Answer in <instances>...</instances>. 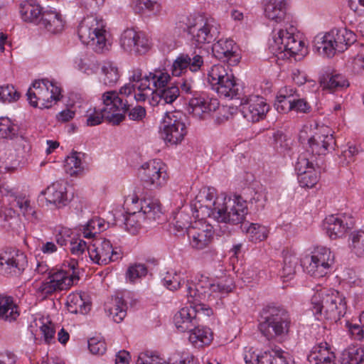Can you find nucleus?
Wrapping results in <instances>:
<instances>
[{"label":"nucleus","mask_w":364,"mask_h":364,"mask_svg":"<svg viewBox=\"0 0 364 364\" xmlns=\"http://www.w3.org/2000/svg\"><path fill=\"white\" fill-rule=\"evenodd\" d=\"M260 318L258 329L267 341L282 343L288 340L292 321L286 309L267 306L263 309Z\"/></svg>","instance_id":"f257e3e1"},{"label":"nucleus","mask_w":364,"mask_h":364,"mask_svg":"<svg viewBox=\"0 0 364 364\" xmlns=\"http://www.w3.org/2000/svg\"><path fill=\"white\" fill-rule=\"evenodd\" d=\"M311 297L312 311L315 316L323 312L331 319L339 318L345 314L346 303L344 296L336 289H327L318 285Z\"/></svg>","instance_id":"f03ea898"},{"label":"nucleus","mask_w":364,"mask_h":364,"mask_svg":"<svg viewBox=\"0 0 364 364\" xmlns=\"http://www.w3.org/2000/svg\"><path fill=\"white\" fill-rule=\"evenodd\" d=\"M187 291L195 301H203L208 299L212 294L223 296L231 292L235 288L233 279L229 275L211 279L200 275L196 283L188 282Z\"/></svg>","instance_id":"7ed1b4c3"},{"label":"nucleus","mask_w":364,"mask_h":364,"mask_svg":"<svg viewBox=\"0 0 364 364\" xmlns=\"http://www.w3.org/2000/svg\"><path fill=\"white\" fill-rule=\"evenodd\" d=\"M177 33L186 31L191 36V41L198 50H202V46L212 43L219 33L213 21L202 16L186 18V22L180 21L176 23Z\"/></svg>","instance_id":"20e7f679"},{"label":"nucleus","mask_w":364,"mask_h":364,"mask_svg":"<svg viewBox=\"0 0 364 364\" xmlns=\"http://www.w3.org/2000/svg\"><path fill=\"white\" fill-rule=\"evenodd\" d=\"M105 28L102 18L89 16L79 24L77 34L82 43L90 46L95 52L102 53L109 49Z\"/></svg>","instance_id":"39448f33"},{"label":"nucleus","mask_w":364,"mask_h":364,"mask_svg":"<svg viewBox=\"0 0 364 364\" xmlns=\"http://www.w3.org/2000/svg\"><path fill=\"white\" fill-rule=\"evenodd\" d=\"M355 41L353 31L346 27L333 28L323 36L318 35L315 38V46L319 52L321 49L323 55L332 57L336 52H343Z\"/></svg>","instance_id":"423d86ee"},{"label":"nucleus","mask_w":364,"mask_h":364,"mask_svg":"<svg viewBox=\"0 0 364 364\" xmlns=\"http://www.w3.org/2000/svg\"><path fill=\"white\" fill-rule=\"evenodd\" d=\"M31 106L41 109L50 108L61 98V89L47 79L36 80L27 92Z\"/></svg>","instance_id":"0eeeda50"},{"label":"nucleus","mask_w":364,"mask_h":364,"mask_svg":"<svg viewBox=\"0 0 364 364\" xmlns=\"http://www.w3.org/2000/svg\"><path fill=\"white\" fill-rule=\"evenodd\" d=\"M334 259V255L330 249L319 246L302 259L301 265L308 274L320 278L331 272Z\"/></svg>","instance_id":"6e6552de"},{"label":"nucleus","mask_w":364,"mask_h":364,"mask_svg":"<svg viewBox=\"0 0 364 364\" xmlns=\"http://www.w3.org/2000/svg\"><path fill=\"white\" fill-rule=\"evenodd\" d=\"M187 293L188 301L191 304L189 306H185L178 311L173 318L176 328L181 332L192 330L198 324V315L203 314L207 316L213 314V310L203 301H195Z\"/></svg>","instance_id":"1a4fd4ad"},{"label":"nucleus","mask_w":364,"mask_h":364,"mask_svg":"<svg viewBox=\"0 0 364 364\" xmlns=\"http://www.w3.org/2000/svg\"><path fill=\"white\" fill-rule=\"evenodd\" d=\"M224 196H217L213 188L201 190L191 205L194 217L198 220L210 217H213L216 220V215H218V210L223 205Z\"/></svg>","instance_id":"9d476101"},{"label":"nucleus","mask_w":364,"mask_h":364,"mask_svg":"<svg viewBox=\"0 0 364 364\" xmlns=\"http://www.w3.org/2000/svg\"><path fill=\"white\" fill-rule=\"evenodd\" d=\"M162 214L161 203L158 199L146 198L141 201L139 210L129 213L125 218V229L132 235H136L141 228V221L145 218L156 220Z\"/></svg>","instance_id":"9b49d317"},{"label":"nucleus","mask_w":364,"mask_h":364,"mask_svg":"<svg viewBox=\"0 0 364 364\" xmlns=\"http://www.w3.org/2000/svg\"><path fill=\"white\" fill-rule=\"evenodd\" d=\"M159 133L166 144H180L187 134L183 114L180 111L166 112L161 122Z\"/></svg>","instance_id":"f8f14e48"},{"label":"nucleus","mask_w":364,"mask_h":364,"mask_svg":"<svg viewBox=\"0 0 364 364\" xmlns=\"http://www.w3.org/2000/svg\"><path fill=\"white\" fill-rule=\"evenodd\" d=\"M223 203L216 220L230 225H238L245 220L248 214L247 202L241 196L235 195L232 197L224 196Z\"/></svg>","instance_id":"ddd939ff"},{"label":"nucleus","mask_w":364,"mask_h":364,"mask_svg":"<svg viewBox=\"0 0 364 364\" xmlns=\"http://www.w3.org/2000/svg\"><path fill=\"white\" fill-rule=\"evenodd\" d=\"M294 31L295 28L293 27L290 31L279 30L277 36L274 38V42L279 53L287 52L296 59L301 60L307 54V48L303 41L295 36Z\"/></svg>","instance_id":"4468645a"},{"label":"nucleus","mask_w":364,"mask_h":364,"mask_svg":"<svg viewBox=\"0 0 364 364\" xmlns=\"http://www.w3.org/2000/svg\"><path fill=\"white\" fill-rule=\"evenodd\" d=\"M336 141L331 129L327 126H320L317 132L308 139L307 151L316 156H326L334 150Z\"/></svg>","instance_id":"2eb2a0df"},{"label":"nucleus","mask_w":364,"mask_h":364,"mask_svg":"<svg viewBox=\"0 0 364 364\" xmlns=\"http://www.w3.org/2000/svg\"><path fill=\"white\" fill-rule=\"evenodd\" d=\"M141 181L151 188L164 186L168 179L166 165L160 159H154L144 164L140 171Z\"/></svg>","instance_id":"dca6fc26"},{"label":"nucleus","mask_w":364,"mask_h":364,"mask_svg":"<svg viewBox=\"0 0 364 364\" xmlns=\"http://www.w3.org/2000/svg\"><path fill=\"white\" fill-rule=\"evenodd\" d=\"M103 111L105 119L112 124H119L125 119V114L129 110L127 102H124L115 90L105 92L102 95Z\"/></svg>","instance_id":"f3484780"},{"label":"nucleus","mask_w":364,"mask_h":364,"mask_svg":"<svg viewBox=\"0 0 364 364\" xmlns=\"http://www.w3.org/2000/svg\"><path fill=\"white\" fill-rule=\"evenodd\" d=\"M204 50H193L190 54L181 53L173 62L171 73L173 76L179 77L188 70L198 73L203 70L204 66Z\"/></svg>","instance_id":"a211bd4d"},{"label":"nucleus","mask_w":364,"mask_h":364,"mask_svg":"<svg viewBox=\"0 0 364 364\" xmlns=\"http://www.w3.org/2000/svg\"><path fill=\"white\" fill-rule=\"evenodd\" d=\"M355 220L351 213H341L327 216L323 227L328 236L333 240L341 238L355 226Z\"/></svg>","instance_id":"6ab92c4d"},{"label":"nucleus","mask_w":364,"mask_h":364,"mask_svg":"<svg viewBox=\"0 0 364 364\" xmlns=\"http://www.w3.org/2000/svg\"><path fill=\"white\" fill-rule=\"evenodd\" d=\"M78 262L75 259L65 261L60 268L49 272L48 279H51L59 291L70 289L79 280L75 269Z\"/></svg>","instance_id":"aec40b11"},{"label":"nucleus","mask_w":364,"mask_h":364,"mask_svg":"<svg viewBox=\"0 0 364 364\" xmlns=\"http://www.w3.org/2000/svg\"><path fill=\"white\" fill-rule=\"evenodd\" d=\"M90 259L99 265H106L121 258V254L112 247L109 240H96L88 247Z\"/></svg>","instance_id":"412c9836"},{"label":"nucleus","mask_w":364,"mask_h":364,"mask_svg":"<svg viewBox=\"0 0 364 364\" xmlns=\"http://www.w3.org/2000/svg\"><path fill=\"white\" fill-rule=\"evenodd\" d=\"M26 264V256L18 250L8 249L0 252V274H18Z\"/></svg>","instance_id":"4be33fe9"},{"label":"nucleus","mask_w":364,"mask_h":364,"mask_svg":"<svg viewBox=\"0 0 364 364\" xmlns=\"http://www.w3.org/2000/svg\"><path fill=\"white\" fill-rule=\"evenodd\" d=\"M150 41L142 32L134 28H127L120 37V46L127 52L139 55L145 54L150 48Z\"/></svg>","instance_id":"5701e85b"},{"label":"nucleus","mask_w":364,"mask_h":364,"mask_svg":"<svg viewBox=\"0 0 364 364\" xmlns=\"http://www.w3.org/2000/svg\"><path fill=\"white\" fill-rule=\"evenodd\" d=\"M214 230L211 225L198 222L188 230L191 246L202 250L209 247L214 239Z\"/></svg>","instance_id":"b1692460"},{"label":"nucleus","mask_w":364,"mask_h":364,"mask_svg":"<svg viewBox=\"0 0 364 364\" xmlns=\"http://www.w3.org/2000/svg\"><path fill=\"white\" fill-rule=\"evenodd\" d=\"M240 105L244 117L252 122L263 119L269 109L264 99L257 95L242 98Z\"/></svg>","instance_id":"393cba45"},{"label":"nucleus","mask_w":364,"mask_h":364,"mask_svg":"<svg viewBox=\"0 0 364 364\" xmlns=\"http://www.w3.org/2000/svg\"><path fill=\"white\" fill-rule=\"evenodd\" d=\"M212 52L217 59L231 66L237 65L241 58L237 45L230 38H222L215 43Z\"/></svg>","instance_id":"a878e982"},{"label":"nucleus","mask_w":364,"mask_h":364,"mask_svg":"<svg viewBox=\"0 0 364 364\" xmlns=\"http://www.w3.org/2000/svg\"><path fill=\"white\" fill-rule=\"evenodd\" d=\"M218 99L209 97L204 92H194L189 100V108L192 114L200 119H205L210 112L219 107Z\"/></svg>","instance_id":"bb28decb"},{"label":"nucleus","mask_w":364,"mask_h":364,"mask_svg":"<svg viewBox=\"0 0 364 364\" xmlns=\"http://www.w3.org/2000/svg\"><path fill=\"white\" fill-rule=\"evenodd\" d=\"M149 77V75H143L140 68H134L132 70L129 81L136 87L137 92L134 95V99L136 102H144L151 95V87Z\"/></svg>","instance_id":"cd10ccee"},{"label":"nucleus","mask_w":364,"mask_h":364,"mask_svg":"<svg viewBox=\"0 0 364 364\" xmlns=\"http://www.w3.org/2000/svg\"><path fill=\"white\" fill-rule=\"evenodd\" d=\"M1 192L5 196L9 198L10 203H14L19 208L23 215L28 219L37 218L36 212L31 203L30 198L24 194L16 195L13 190H8L6 188H2Z\"/></svg>","instance_id":"c85d7f7f"},{"label":"nucleus","mask_w":364,"mask_h":364,"mask_svg":"<svg viewBox=\"0 0 364 364\" xmlns=\"http://www.w3.org/2000/svg\"><path fill=\"white\" fill-rule=\"evenodd\" d=\"M49 203L58 208L65 206L68 203V191L65 184L56 181L41 192Z\"/></svg>","instance_id":"c756f323"},{"label":"nucleus","mask_w":364,"mask_h":364,"mask_svg":"<svg viewBox=\"0 0 364 364\" xmlns=\"http://www.w3.org/2000/svg\"><path fill=\"white\" fill-rule=\"evenodd\" d=\"M38 26L50 33L55 34L64 29L65 21L60 12L55 10H46Z\"/></svg>","instance_id":"7c9ffc66"},{"label":"nucleus","mask_w":364,"mask_h":364,"mask_svg":"<svg viewBox=\"0 0 364 364\" xmlns=\"http://www.w3.org/2000/svg\"><path fill=\"white\" fill-rule=\"evenodd\" d=\"M180 95L178 85H171L164 87L161 90H153L151 88V99L149 100L151 106H157L160 104H171Z\"/></svg>","instance_id":"2f4dec72"},{"label":"nucleus","mask_w":364,"mask_h":364,"mask_svg":"<svg viewBox=\"0 0 364 364\" xmlns=\"http://www.w3.org/2000/svg\"><path fill=\"white\" fill-rule=\"evenodd\" d=\"M43 14V7L35 0H26L20 4V14L25 22L38 26Z\"/></svg>","instance_id":"473e14b6"},{"label":"nucleus","mask_w":364,"mask_h":364,"mask_svg":"<svg viewBox=\"0 0 364 364\" xmlns=\"http://www.w3.org/2000/svg\"><path fill=\"white\" fill-rule=\"evenodd\" d=\"M264 11L266 18L276 23H281L287 14L286 0H266Z\"/></svg>","instance_id":"72a5a7b5"},{"label":"nucleus","mask_w":364,"mask_h":364,"mask_svg":"<svg viewBox=\"0 0 364 364\" xmlns=\"http://www.w3.org/2000/svg\"><path fill=\"white\" fill-rule=\"evenodd\" d=\"M309 360L310 362L314 361V364H336L335 353L326 342L314 346L309 356Z\"/></svg>","instance_id":"f704fd0d"},{"label":"nucleus","mask_w":364,"mask_h":364,"mask_svg":"<svg viewBox=\"0 0 364 364\" xmlns=\"http://www.w3.org/2000/svg\"><path fill=\"white\" fill-rule=\"evenodd\" d=\"M20 316V309L14 298L0 294V320L11 323Z\"/></svg>","instance_id":"c9c22d12"},{"label":"nucleus","mask_w":364,"mask_h":364,"mask_svg":"<svg viewBox=\"0 0 364 364\" xmlns=\"http://www.w3.org/2000/svg\"><path fill=\"white\" fill-rule=\"evenodd\" d=\"M220 97L224 98L234 99L240 98L242 94V87L237 82L234 75L228 78L223 84L213 89Z\"/></svg>","instance_id":"e433bc0d"},{"label":"nucleus","mask_w":364,"mask_h":364,"mask_svg":"<svg viewBox=\"0 0 364 364\" xmlns=\"http://www.w3.org/2000/svg\"><path fill=\"white\" fill-rule=\"evenodd\" d=\"M189 331V341L195 347L208 346L213 341V333L209 328L197 325Z\"/></svg>","instance_id":"4c0bfd02"},{"label":"nucleus","mask_w":364,"mask_h":364,"mask_svg":"<svg viewBox=\"0 0 364 364\" xmlns=\"http://www.w3.org/2000/svg\"><path fill=\"white\" fill-rule=\"evenodd\" d=\"M233 75L225 65L217 64L211 67L208 73V82L213 90Z\"/></svg>","instance_id":"58836bf2"},{"label":"nucleus","mask_w":364,"mask_h":364,"mask_svg":"<svg viewBox=\"0 0 364 364\" xmlns=\"http://www.w3.org/2000/svg\"><path fill=\"white\" fill-rule=\"evenodd\" d=\"M120 77L119 70L114 62H104L101 67L100 80L104 85L112 87L114 85Z\"/></svg>","instance_id":"ea45409f"},{"label":"nucleus","mask_w":364,"mask_h":364,"mask_svg":"<svg viewBox=\"0 0 364 364\" xmlns=\"http://www.w3.org/2000/svg\"><path fill=\"white\" fill-rule=\"evenodd\" d=\"M299 263V258L294 253L287 251L284 253V265L280 271V277L284 282L291 280Z\"/></svg>","instance_id":"a19ab883"},{"label":"nucleus","mask_w":364,"mask_h":364,"mask_svg":"<svg viewBox=\"0 0 364 364\" xmlns=\"http://www.w3.org/2000/svg\"><path fill=\"white\" fill-rule=\"evenodd\" d=\"M132 7L136 14L157 16L161 10V4L155 0H134Z\"/></svg>","instance_id":"79ce46f5"},{"label":"nucleus","mask_w":364,"mask_h":364,"mask_svg":"<svg viewBox=\"0 0 364 364\" xmlns=\"http://www.w3.org/2000/svg\"><path fill=\"white\" fill-rule=\"evenodd\" d=\"M90 304L86 302L81 294H73L68 297V310L72 314H86L90 310Z\"/></svg>","instance_id":"37998d69"},{"label":"nucleus","mask_w":364,"mask_h":364,"mask_svg":"<svg viewBox=\"0 0 364 364\" xmlns=\"http://www.w3.org/2000/svg\"><path fill=\"white\" fill-rule=\"evenodd\" d=\"M127 309L124 299L117 296L112 299V306L108 308V311L114 322L120 323L127 315Z\"/></svg>","instance_id":"c03bdc74"},{"label":"nucleus","mask_w":364,"mask_h":364,"mask_svg":"<svg viewBox=\"0 0 364 364\" xmlns=\"http://www.w3.org/2000/svg\"><path fill=\"white\" fill-rule=\"evenodd\" d=\"M348 86V81L341 74H333L323 82V89L328 90L331 92L342 90Z\"/></svg>","instance_id":"a18cd8bd"},{"label":"nucleus","mask_w":364,"mask_h":364,"mask_svg":"<svg viewBox=\"0 0 364 364\" xmlns=\"http://www.w3.org/2000/svg\"><path fill=\"white\" fill-rule=\"evenodd\" d=\"M149 80L152 85L153 90H161L168 86V83L171 80L169 74L165 70H154L149 74Z\"/></svg>","instance_id":"49530a36"},{"label":"nucleus","mask_w":364,"mask_h":364,"mask_svg":"<svg viewBox=\"0 0 364 364\" xmlns=\"http://www.w3.org/2000/svg\"><path fill=\"white\" fill-rule=\"evenodd\" d=\"M105 220L100 218L90 219L83 227L82 233L85 238H92L106 229Z\"/></svg>","instance_id":"de8ad7c7"},{"label":"nucleus","mask_w":364,"mask_h":364,"mask_svg":"<svg viewBox=\"0 0 364 364\" xmlns=\"http://www.w3.org/2000/svg\"><path fill=\"white\" fill-rule=\"evenodd\" d=\"M81 153L73 152L65 161V168L70 176L77 175L82 170Z\"/></svg>","instance_id":"09e8293b"},{"label":"nucleus","mask_w":364,"mask_h":364,"mask_svg":"<svg viewBox=\"0 0 364 364\" xmlns=\"http://www.w3.org/2000/svg\"><path fill=\"white\" fill-rule=\"evenodd\" d=\"M246 232L249 235L250 240L256 243L267 239L269 232L264 225L258 223H250L246 229Z\"/></svg>","instance_id":"8fccbe9b"},{"label":"nucleus","mask_w":364,"mask_h":364,"mask_svg":"<svg viewBox=\"0 0 364 364\" xmlns=\"http://www.w3.org/2000/svg\"><path fill=\"white\" fill-rule=\"evenodd\" d=\"M314 158L316 157L311 154V152H308L307 149L299 156L295 166L298 175L310 170V168L314 169Z\"/></svg>","instance_id":"3c124183"},{"label":"nucleus","mask_w":364,"mask_h":364,"mask_svg":"<svg viewBox=\"0 0 364 364\" xmlns=\"http://www.w3.org/2000/svg\"><path fill=\"white\" fill-rule=\"evenodd\" d=\"M18 128L9 118H0V138L12 139L18 135Z\"/></svg>","instance_id":"603ef678"},{"label":"nucleus","mask_w":364,"mask_h":364,"mask_svg":"<svg viewBox=\"0 0 364 364\" xmlns=\"http://www.w3.org/2000/svg\"><path fill=\"white\" fill-rule=\"evenodd\" d=\"M147 274V267L145 264L135 263L131 264L126 272V279L131 283H134L139 279Z\"/></svg>","instance_id":"864d4df0"},{"label":"nucleus","mask_w":364,"mask_h":364,"mask_svg":"<svg viewBox=\"0 0 364 364\" xmlns=\"http://www.w3.org/2000/svg\"><path fill=\"white\" fill-rule=\"evenodd\" d=\"M162 280L164 285L171 291L177 290L180 288L182 282H184L181 274L174 271L167 272Z\"/></svg>","instance_id":"5fc2aeb1"},{"label":"nucleus","mask_w":364,"mask_h":364,"mask_svg":"<svg viewBox=\"0 0 364 364\" xmlns=\"http://www.w3.org/2000/svg\"><path fill=\"white\" fill-rule=\"evenodd\" d=\"M343 359L348 364H360L364 358V350L360 347H349L343 353Z\"/></svg>","instance_id":"6e6d98bb"},{"label":"nucleus","mask_w":364,"mask_h":364,"mask_svg":"<svg viewBox=\"0 0 364 364\" xmlns=\"http://www.w3.org/2000/svg\"><path fill=\"white\" fill-rule=\"evenodd\" d=\"M351 251L358 257L364 258V232L359 231L352 235Z\"/></svg>","instance_id":"4d7b16f0"},{"label":"nucleus","mask_w":364,"mask_h":364,"mask_svg":"<svg viewBox=\"0 0 364 364\" xmlns=\"http://www.w3.org/2000/svg\"><path fill=\"white\" fill-rule=\"evenodd\" d=\"M20 96V92L12 85L0 86V101L2 102H16Z\"/></svg>","instance_id":"13d9d810"},{"label":"nucleus","mask_w":364,"mask_h":364,"mask_svg":"<svg viewBox=\"0 0 364 364\" xmlns=\"http://www.w3.org/2000/svg\"><path fill=\"white\" fill-rule=\"evenodd\" d=\"M85 117L87 126H97L100 124L104 119H105V112L103 111L102 108H90L86 112Z\"/></svg>","instance_id":"bf43d9fd"},{"label":"nucleus","mask_w":364,"mask_h":364,"mask_svg":"<svg viewBox=\"0 0 364 364\" xmlns=\"http://www.w3.org/2000/svg\"><path fill=\"white\" fill-rule=\"evenodd\" d=\"M298 181L303 188H313L318 181V177L314 169L308 170L298 175Z\"/></svg>","instance_id":"052dcab7"},{"label":"nucleus","mask_w":364,"mask_h":364,"mask_svg":"<svg viewBox=\"0 0 364 364\" xmlns=\"http://www.w3.org/2000/svg\"><path fill=\"white\" fill-rule=\"evenodd\" d=\"M136 92L137 90L134 85L129 82L122 86L117 94L124 102H127V108L129 109L132 99L135 100L134 95Z\"/></svg>","instance_id":"680f3d73"},{"label":"nucleus","mask_w":364,"mask_h":364,"mask_svg":"<svg viewBox=\"0 0 364 364\" xmlns=\"http://www.w3.org/2000/svg\"><path fill=\"white\" fill-rule=\"evenodd\" d=\"M88 348L94 355H103L107 350V345L102 338L96 336L88 340Z\"/></svg>","instance_id":"e2e57ef3"},{"label":"nucleus","mask_w":364,"mask_h":364,"mask_svg":"<svg viewBox=\"0 0 364 364\" xmlns=\"http://www.w3.org/2000/svg\"><path fill=\"white\" fill-rule=\"evenodd\" d=\"M267 358V352L259 355L255 353L252 348H245L244 359L246 364H264Z\"/></svg>","instance_id":"0e129e2a"},{"label":"nucleus","mask_w":364,"mask_h":364,"mask_svg":"<svg viewBox=\"0 0 364 364\" xmlns=\"http://www.w3.org/2000/svg\"><path fill=\"white\" fill-rule=\"evenodd\" d=\"M40 331L47 344L55 342V325L51 321L43 323L40 326Z\"/></svg>","instance_id":"69168bd1"},{"label":"nucleus","mask_w":364,"mask_h":364,"mask_svg":"<svg viewBox=\"0 0 364 364\" xmlns=\"http://www.w3.org/2000/svg\"><path fill=\"white\" fill-rule=\"evenodd\" d=\"M267 357L265 363L269 364H289L284 356V352L282 349H274L267 352Z\"/></svg>","instance_id":"338daca9"},{"label":"nucleus","mask_w":364,"mask_h":364,"mask_svg":"<svg viewBox=\"0 0 364 364\" xmlns=\"http://www.w3.org/2000/svg\"><path fill=\"white\" fill-rule=\"evenodd\" d=\"M267 200V192L265 191L255 192L250 200L251 208H253L255 210H262L265 206Z\"/></svg>","instance_id":"774afa93"}]
</instances>
